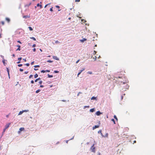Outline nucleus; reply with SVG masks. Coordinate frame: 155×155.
<instances>
[{"label": "nucleus", "instance_id": "nucleus-1", "mask_svg": "<svg viewBox=\"0 0 155 155\" xmlns=\"http://www.w3.org/2000/svg\"><path fill=\"white\" fill-rule=\"evenodd\" d=\"M94 144L93 145L91 146V152H93L94 153L95 152V147H94Z\"/></svg>", "mask_w": 155, "mask_h": 155}, {"label": "nucleus", "instance_id": "nucleus-2", "mask_svg": "<svg viewBox=\"0 0 155 155\" xmlns=\"http://www.w3.org/2000/svg\"><path fill=\"white\" fill-rule=\"evenodd\" d=\"M10 124H11L10 123H9L6 124V125H5V129H7L8 128L10 125Z\"/></svg>", "mask_w": 155, "mask_h": 155}, {"label": "nucleus", "instance_id": "nucleus-3", "mask_svg": "<svg viewBox=\"0 0 155 155\" xmlns=\"http://www.w3.org/2000/svg\"><path fill=\"white\" fill-rule=\"evenodd\" d=\"M23 18H29L30 17V15H24L23 16Z\"/></svg>", "mask_w": 155, "mask_h": 155}, {"label": "nucleus", "instance_id": "nucleus-4", "mask_svg": "<svg viewBox=\"0 0 155 155\" xmlns=\"http://www.w3.org/2000/svg\"><path fill=\"white\" fill-rule=\"evenodd\" d=\"M101 114L99 111H97L96 112V114L97 116H99Z\"/></svg>", "mask_w": 155, "mask_h": 155}, {"label": "nucleus", "instance_id": "nucleus-5", "mask_svg": "<svg viewBox=\"0 0 155 155\" xmlns=\"http://www.w3.org/2000/svg\"><path fill=\"white\" fill-rule=\"evenodd\" d=\"M6 69H7V71L8 72V77H9V78H10L9 71V69H8V68H6Z\"/></svg>", "mask_w": 155, "mask_h": 155}, {"label": "nucleus", "instance_id": "nucleus-6", "mask_svg": "<svg viewBox=\"0 0 155 155\" xmlns=\"http://www.w3.org/2000/svg\"><path fill=\"white\" fill-rule=\"evenodd\" d=\"M87 40V39L86 38H83V39L82 40H80V41L81 42H84L85 41H86Z\"/></svg>", "mask_w": 155, "mask_h": 155}, {"label": "nucleus", "instance_id": "nucleus-7", "mask_svg": "<svg viewBox=\"0 0 155 155\" xmlns=\"http://www.w3.org/2000/svg\"><path fill=\"white\" fill-rule=\"evenodd\" d=\"M99 127V125H95L94 127H93V129L94 130L96 128H98Z\"/></svg>", "mask_w": 155, "mask_h": 155}, {"label": "nucleus", "instance_id": "nucleus-8", "mask_svg": "<svg viewBox=\"0 0 155 155\" xmlns=\"http://www.w3.org/2000/svg\"><path fill=\"white\" fill-rule=\"evenodd\" d=\"M17 47H18V48L17 49H16V51H18H18H20L21 49H20V46L19 45H17Z\"/></svg>", "mask_w": 155, "mask_h": 155}, {"label": "nucleus", "instance_id": "nucleus-9", "mask_svg": "<svg viewBox=\"0 0 155 155\" xmlns=\"http://www.w3.org/2000/svg\"><path fill=\"white\" fill-rule=\"evenodd\" d=\"M98 133H100L101 134V135H102V137H104V135H103L102 133V131L101 130H99L98 131Z\"/></svg>", "mask_w": 155, "mask_h": 155}, {"label": "nucleus", "instance_id": "nucleus-10", "mask_svg": "<svg viewBox=\"0 0 155 155\" xmlns=\"http://www.w3.org/2000/svg\"><path fill=\"white\" fill-rule=\"evenodd\" d=\"M37 7L40 6V8H41L42 7L41 5H40L39 3L37 4Z\"/></svg>", "mask_w": 155, "mask_h": 155}, {"label": "nucleus", "instance_id": "nucleus-11", "mask_svg": "<svg viewBox=\"0 0 155 155\" xmlns=\"http://www.w3.org/2000/svg\"><path fill=\"white\" fill-rule=\"evenodd\" d=\"M24 130H25V128H24V127H21V128H20L19 129V130L21 131H23Z\"/></svg>", "mask_w": 155, "mask_h": 155}, {"label": "nucleus", "instance_id": "nucleus-12", "mask_svg": "<svg viewBox=\"0 0 155 155\" xmlns=\"http://www.w3.org/2000/svg\"><path fill=\"white\" fill-rule=\"evenodd\" d=\"M53 58H54V59H55V60H59V59L56 56H54L53 57Z\"/></svg>", "mask_w": 155, "mask_h": 155}, {"label": "nucleus", "instance_id": "nucleus-13", "mask_svg": "<svg viewBox=\"0 0 155 155\" xmlns=\"http://www.w3.org/2000/svg\"><path fill=\"white\" fill-rule=\"evenodd\" d=\"M90 110V112H93L95 110H94V108H92V109H91Z\"/></svg>", "mask_w": 155, "mask_h": 155}, {"label": "nucleus", "instance_id": "nucleus-14", "mask_svg": "<svg viewBox=\"0 0 155 155\" xmlns=\"http://www.w3.org/2000/svg\"><path fill=\"white\" fill-rule=\"evenodd\" d=\"M6 20L8 22H9V21H10V19L9 18H6Z\"/></svg>", "mask_w": 155, "mask_h": 155}, {"label": "nucleus", "instance_id": "nucleus-15", "mask_svg": "<svg viewBox=\"0 0 155 155\" xmlns=\"http://www.w3.org/2000/svg\"><path fill=\"white\" fill-rule=\"evenodd\" d=\"M23 111H20L19 114H18V115H20L21 114L23 113Z\"/></svg>", "mask_w": 155, "mask_h": 155}, {"label": "nucleus", "instance_id": "nucleus-16", "mask_svg": "<svg viewBox=\"0 0 155 155\" xmlns=\"http://www.w3.org/2000/svg\"><path fill=\"white\" fill-rule=\"evenodd\" d=\"M38 76V75L37 74H36L34 75V78H36Z\"/></svg>", "mask_w": 155, "mask_h": 155}, {"label": "nucleus", "instance_id": "nucleus-17", "mask_svg": "<svg viewBox=\"0 0 155 155\" xmlns=\"http://www.w3.org/2000/svg\"><path fill=\"white\" fill-rule=\"evenodd\" d=\"M48 77L49 78H52L53 76L52 75H50L49 74H48Z\"/></svg>", "mask_w": 155, "mask_h": 155}, {"label": "nucleus", "instance_id": "nucleus-18", "mask_svg": "<svg viewBox=\"0 0 155 155\" xmlns=\"http://www.w3.org/2000/svg\"><path fill=\"white\" fill-rule=\"evenodd\" d=\"M108 133H106L105 135V136H104V137H108Z\"/></svg>", "mask_w": 155, "mask_h": 155}, {"label": "nucleus", "instance_id": "nucleus-19", "mask_svg": "<svg viewBox=\"0 0 155 155\" xmlns=\"http://www.w3.org/2000/svg\"><path fill=\"white\" fill-rule=\"evenodd\" d=\"M40 91H41V90L40 89H38V90H37L36 91V93H38V92H39Z\"/></svg>", "mask_w": 155, "mask_h": 155}, {"label": "nucleus", "instance_id": "nucleus-20", "mask_svg": "<svg viewBox=\"0 0 155 155\" xmlns=\"http://www.w3.org/2000/svg\"><path fill=\"white\" fill-rule=\"evenodd\" d=\"M28 28L30 31H31L33 30V29L31 27H29Z\"/></svg>", "mask_w": 155, "mask_h": 155}, {"label": "nucleus", "instance_id": "nucleus-21", "mask_svg": "<svg viewBox=\"0 0 155 155\" xmlns=\"http://www.w3.org/2000/svg\"><path fill=\"white\" fill-rule=\"evenodd\" d=\"M91 100H94L96 99V98L94 97H93L91 98Z\"/></svg>", "mask_w": 155, "mask_h": 155}, {"label": "nucleus", "instance_id": "nucleus-22", "mask_svg": "<svg viewBox=\"0 0 155 155\" xmlns=\"http://www.w3.org/2000/svg\"><path fill=\"white\" fill-rule=\"evenodd\" d=\"M47 62L49 63H51L53 62V61L50 60H48L47 61Z\"/></svg>", "mask_w": 155, "mask_h": 155}, {"label": "nucleus", "instance_id": "nucleus-23", "mask_svg": "<svg viewBox=\"0 0 155 155\" xmlns=\"http://www.w3.org/2000/svg\"><path fill=\"white\" fill-rule=\"evenodd\" d=\"M85 70V68H83V69L82 70H80V72L81 73L83 71Z\"/></svg>", "mask_w": 155, "mask_h": 155}, {"label": "nucleus", "instance_id": "nucleus-24", "mask_svg": "<svg viewBox=\"0 0 155 155\" xmlns=\"http://www.w3.org/2000/svg\"><path fill=\"white\" fill-rule=\"evenodd\" d=\"M31 39H33L34 41H36V39L33 37L30 38Z\"/></svg>", "mask_w": 155, "mask_h": 155}, {"label": "nucleus", "instance_id": "nucleus-25", "mask_svg": "<svg viewBox=\"0 0 155 155\" xmlns=\"http://www.w3.org/2000/svg\"><path fill=\"white\" fill-rule=\"evenodd\" d=\"M111 120L114 122V124H115V120L114 119H112Z\"/></svg>", "mask_w": 155, "mask_h": 155}, {"label": "nucleus", "instance_id": "nucleus-26", "mask_svg": "<svg viewBox=\"0 0 155 155\" xmlns=\"http://www.w3.org/2000/svg\"><path fill=\"white\" fill-rule=\"evenodd\" d=\"M114 118L116 119L117 120V118L116 115L114 116Z\"/></svg>", "mask_w": 155, "mask_h": 155}, {"label": "nucleus", "instance_id": "nucleus-27", "mask_svg": "<svg viewBox=\"0 0 155 155\" xmlns=\"http://www.w3.org/2000/svg\"><path fill=\"white\" fill-rule=\"evenodd\" d=\"M28 111V110H23V112H27Z\"/></svg>", "mask_w": 155, "mask_h": 155}, {"label": "nucleus", "instance_id": "nucleus-28", "mask_svg": "<svg viewBox=\"0 0 155 155\" xmlns=\"http://www.w3.org/2000/svg\"><path fill=\"white\" fill-rule=\"evenodd\" d=\"M2 62H3V63L5 65V60H2Z\"/></svg>", "mask_w": 155, "mask_h": 155}, {"label": "nucleus", "instance_id": "nucleus-29", "mask_svg": "<svg viewBox=\"0 0 155 155\" xmlns=\"http://www.w3.org/2000/svg\"><path fill=\"white\" fill-rule=\"evenodd\" d=\"M87 73L88 74H92V72L91 71H88V72H87Z\"/></svg>", "mask_w": 155, "mask_h": 155}, {"label": "nucleus", "instance_id": "nucleus-30", "mask_svg": "<svg viewBox=\"0 0 155 155\" xmlns=\"http://www.w3.org/2000/svg\"><path fill=\"white\" fill-rule=\"evenodd\" d=\"M25 65H26V66H29V63H27L25 64Z\"/></svg>", "mask_w": 155, "mask_h": 155}, {"label": "nucleus", "instance_id": "nucleus-31", "mask_svg": "<svg viewBox=\"0 0 155 155\" xmlns=\"http://www.w3.org/2000/svg\"><path fill=\"white\" fill-rule=\"evenodd\" d=\"M93 58L94 59V60H96L97 59V57L96 56H95Z\"/></svg>", "mask_w": 155, "mask_h": 155}, {"label": "nucleus", "instance_id": "nucleus-32", "mask_svg": "<svg viewBox=\"0 0 155 155\" xmlns=\"http://www.w3.org/2000/svg\"><path fill=\"white\" fill-rule=\"evenodd\" d=\"M22 64H19L18 65V66L19 67H21L22 66Z\"/></svg>", "mask_w": 155, "mask_h": 155}, {"label": "nucleus", "instance_id": "nucleus-33", "mask_svg": "<svg viewBox=\"0 0 155 155\" xmlns=\"http://www.w3.org/2000/svg\"><path fill=\"white\" fill-rule=\"evenodd\" d=\"M45 72H50V71L49 70H45Z\"/></svg>", "mask_w": 155, "mask_h": 155}, {"label": "nucleus", "instance_id": "nucleus-34", "mask_svg": "<svg viewBox=\"0 0 155 155\" xmlns=\"http://www.w3.org/2000/svg\"><path fill=\"white\" fill-rule=\"evenodd\" d=\"M54 72L56 73H57L59 72L58 71H54Z\"/></svg>", "mask_w": 155, "mask_h": 155}, {"label": "nucleus", "instance_id": "nucleus-35", "mask_svg": "<svg viewBox=\"0 0 155 155\" xmlns=\"http://www.w3.org/2000/svg\"><path fill=\"white\" fill-rule=\"evenodd\" d=\"M41 73H45V70H41Z\"/></svg>", "mask_w": 155, "mask_h": 155}, {"label": "nucleus", "instance_id": "nucleus-36", "mask_svg": "<svg viewBox=\"0 0 155 155\" xmlns=\"http://www.w3.org/2000/svg\"><path fill=\"white\" fill-rule=\"evenodd\" d=\"M35 68H36V67H39V65H35L34 66Z\"/></svg>", "mask_w": 155, "mask_h": 155}, {"label": "nucleus", "instance_id": "nucleus-37", "mask_svg": "<svg viewBox=\"0 0 155 155\" xmlns=\"http://www.w3.org/2000/svg\"><path fill=\"white\" fill-rule=\"evenodd\" d=\"M21 59V57H20V58H18V60L19 61H20Z\"/></svg>", "mask_w": 155, "mask_h": 155}, {"label": "nucleus", "instance_id": "nucleus-38", "mask_svg": "<svg viewBox=\"0 0 155 155\" xmlns=\"http://www.w3.org/2000/svg\"><path fill=\"white\" fill-rule=\"evenodd\" d=\"M80 1V0H75V2H79Z\"/></svg>", "mask_w": 155, "mask_h": 155}, {"label": "nucleus", "instance_id": "nucleus-39", "mask_svg": "<svg viewBox=\"0 0 155 155\" xmlns=\"http://www.w3.org/2000/svg\"><path fill=\"white\" fill-rule=\"evenodd\" d=\"M50 10L51 11V12L53 11V8H52H52H50Z\"/></svg>", "mask_w": 155, "mask_h": 155}, {"label": "nucleus", "instance_id": "nucleus-40", "mask_svg": "<svg viewBox=\"0 0 155 155\" xmlns=\"http://www.w3.org/2000/svg\"><path fill=\"white\" fill-rule=\"evenodd\" d=\"M32 77H33V75H32L31 74V75H30V76H29V78H32Z\"/></svg>", "mask_w": 155, "mask_h": 155}, {"label": "nucleus", "instance_id": "nucleus-41", "mask_svg": "<svg viewBox=\"0 0 155 155\" xmlns=\"http://www.w3.org/2000/svg\"><path fill=\"white\" fill-rule=\"evenodd\" d=\"M5 129V128L4 129H3V133H4L5 132V130H6V129Z\"/></svg>", "mask_w": 155, "mask_h": 155}, {"label": "nucleus", "instance_id": "nucleus-42", "mask_svg": "<svg viewBox=\"0 0 155 155\" xmlns=\"http://www.w3.org/2000/svg\"><path fill=\"white\" fill-rule=\"evenodd\" d=\"M42 81H39V83L40 84H42Z\"/></svg>", "mask_w": 155, "mask_h": 155}, {"label": "nucleus", "instance_id": "nucleus-43", "mask_svg": "<svg viewBox=\"0 0 155 155\" xmlns=\"http://www.w3.org/2000/svg\"><path fill=\"white\" fill-rule=\"evenodd\" d=\"M20 71H23V69L20 68L19 70Z\"/></svg>", "mask_w": 155, "mask_h": 155}, {"label": "nucleus", "instance_id": "nucleus-44", "mask_svg": "<svg viewBox=\"0 0 155 155\" xmlns=\"http://www.w3.org/2000/svg\"><path fill=\"white\" fill-rule=\"evenodd\" d=\"M31 83L33 84L34 83V81L33 80H32L31 81Z\"/></svg>", "mask_w": 155, "mask_h": 155}, {"label": "nucleus", "instance_id": "nucleus-45", "mask_svg": "<svg viewBox=\"0 0 155 155\" xmlns=\"http://www.w3.org/2000/svg\"><path fill=\"white\" fill-rule=\"evenodd\" d=\"M80 59H78V60H77L76 62V63H78L79 61H80Z\"/></svg>", "mask_w": 155, "mask_h": 155}, {"label": "nucleus", "instance_id": "nucleus-46", "mask_svg": "<svg viewBox=\"0 0 155 155\" xmlns=\"http://www.w3.org/2000/svg\"><path fill=\"white\" fill-rule=\"evenodd\" d=\"M81 73L80 72L78 73V76H77L78 77H79V75H80L81 74Z\"/></svg>", "mask_w": 155, "mask_h": 155}, {"label": "nucleus", "instance_id": "nucleus-47", "mask_svg": "<svg viewBox=\"0 0 155 155\" xmlns=\"http://www.w3.org/2000/svg\"><path fill=\"white\" fill-rule=\"evenodd\" d=\"M33 51L35 52L36 51V48H34L33 50Z\"/></svg>", "mask_w": 155, "mask_h": 155}, {"label": "nucleus", "instance_id": "nucleus-48", "mask_svg": "<svg viewBox=\"0 0 155 155\" xmlns=\"http://www.w3.org/2000/svg\"><path fill=\"white\" fill-rule=\"evenodd\" d=\"M36 46V45L35 44H34L32 45V47H35Z\"/></svg>", "mask_w": 155, "mask_h": 155}, {"label": "nucleus", "instance_id": "nucleus-49", "mask_svg": "<svg viewBox=\"0 0 155 155\" xmlns=\"http://www.w3.org/2000/svg\"><path fill=\"white\" fill-rule=\"evenodd\" d=\"M55 43H59V42L58 41H56L55 42Z\"/></svg>", "mask_w": 155, "mask_h": 155}, {"label": "nucleus", "instance_id": "nucleus-50", "mask_svg": "<svg viewBox=\"0 0 155 155\" xmlns=\"http://www.w3.org/2000/svg\"><path fill=\"white\" fill-rule=\"evenodd\" d=\"M34 63V61H33L31 63V64L32 65Z\"/></svg>", "mask_w": 155, "mask_h": 155}, {"label": "nucleus", "instance_id": "nucleus-51", "mask_svg": "<svg viewBox=\"0 0 155 155\" xmlns=\"http://www.w3.org/2000/svg\"><path fill=\"white\" fill-rule=\"evenodd\" d=\"M23 60L24 61H26V59H23Z\"/></svg>", "mask_w": 155, "mask_h": 155}, {"label": "nucleus", "instance_id": "nucleus-52", "mask_svg": "<svg viewBox=\"0 0 155 155\" xmlns=\"http://www.w3.org/2000/svg\"><path fill=\"white\" fill-rule=\"evenodd\" d=\"M17 42H18L20 44H21V42H20V41H17Z\"/></svg>", "mask_w": 155, "mask_h": 155}, {"label": "nucleus", "instance_id": "nucleus-53", "mask_svg": "<svg viewBox=\"0 0 155 155\" xmlns=\"http://www.w3.org/2000/svg\"><path fill=\"white\" fill-rule=\"evenodd\" d=\"M2 25H4V22L3 21H2Z\"/></svg>", "mask_w": 155, "mask_h": 155}, {"label": "nucleus", "instance_id": "nucleus-54", "mask_svg": "<svg viewBox=\"0 0 155 155\" xmlns=\"http://www.w3.org/2000/svg\"><path fill=\"white\" fill-rule=\"evenodd\" d=\"M28 73V71H26L25 72V74H27V73Z\"/></svg>", "mask_w": 155, "mask_h": 155}, {"label": "nucleus", "instance_id": "nucleus-55", "mask_svg": "<svg viewBox=\"0 0 155 155\" xmlns=\"http://www.w3.org/2000/svg\"><path fill=\"white\" fill-rule=\"evenodd\" d=\"M40 87H44V86L42 85H41L40 86Z\"/></svg>", "mask_w": 155, "mask_h": 155}, {"label": "nucleus", "instance_id": "nucleus-56", "mask_svg": "<svg viewBox=\"0 0 155 155\" xmlns=\"http://www.w3.org/2000/svg\"><path fill=\"white\" fill-rule=\"evenodd\" d=\"M38 80L37 79H36L35 80V82H36L38 81Z\"/></svg>", "mask_w": 155, "mask_h": 155}, {"label": "nucleus", "instance_id": "nucleus-57", "mask_svg": "<svg viewBox=\"0 0 155 155\" xmlns=\"http://www.w3.org/2000/svg\"><path fill=\"white\" fill-rule=\"evenodd\" d=\"M96 52L95 51H94V54H96Z\"/></svg>", "mask_w": 155, "mask_h": 155}, {"label": "nucleus", "instance_id": "nucleus-58", "mask_svg": "<svg viewBox=\"0 0 155 155\" xmlns=\"http://www.w3.org/2000/svg\"><path fill=\"white\" fill-rule=\"evenodd\" d=\"M20 63V61H19L17 62V64H19Z\"/></svg>", "mask_w": 155, "mask_h": 155}, {"label": "nucleus", "instance_id": "nucleus-59", "mask_svg": "<svg viewBox=\"0 0 155 155\" xmlns=\"http://www.w3.org/2000/svg\"><path fill=\"white\" fill-rule=\"evenodd\" d=\"M84 107H89V106H84Z\"/></svg>", "mask_w": 155, "mask_h": 155}, {"label": "nucleus", "instance_id": "nucleus-60", "mask_svg": "<svg viewBox=\"0 0 155 155\" xmlns=\"http://www.w3.org/2000/svg\"><path fill=\"white\" fill-rule=\"evenodd\" d=\"M56 7H57L58 8H60V7L59 6H56Z\"/></svg>", "mask_w": 155, "mask_h": 155}, {"label": "nucleus", "instance_id": "nucleus-61", "mask_svg": "<svg viewBox=\"0 0 155 155\" xmlns=\"http://www.w3.org/2000/svg\"><path fill=\"white\" fill-rule=\"evenodd\" d=\"M21 131L19 130L18 131V134H20V133Z\"/></svg>", "mask_w": 155, "mask_h": 155}, {"label": "nucleus", "instance_id": "nucleus-62", "mask_svg": "<svg viewBox=\"0 0 155 155\" xmlns=\"http://www.w3.org/2000/svg\"><path fill=\"white\" fill-rule=\"evenodd\" d=\"M48 5V4H47L45 6V8H46V7Z\"/></svg>", "mask_w": 155, "mask_h": 155}, {"label": "nucleus", "instance_id": "nucleus-63", "mask_svg": "<svg viewBox=\"0 0 155 155\" xmlns=\"http://www.w3.org/2000/svg\"><path fill=\"white\" fill-rule=\"evenodd\" d=\"M38 70V69L34 68V70H35V71H37Z\"/></svg>", "mask_w": 155, "mask_h": 155}, {"label": "nucleus", "instance_id": "nucleus-64", "mask_svg": "<svg viewBox=\"0 0 155 155\" xmlns=\"http://www.w3.org/2000/svg\"><path fill=\"white\" fill-rule=\"evenodd\" d=\"M12 55V56H13V57H15V54H13Z\"/></svg>", "mask_w": 155, "mask_h": 155}]
</instances>
